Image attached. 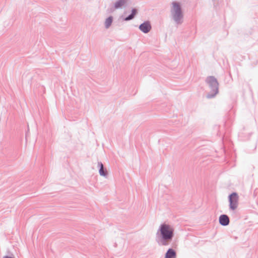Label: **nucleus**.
I'll use <instances>...</instances> for the list:
<instances>
[{"label":"nucleus","mask_w":258,"mask_h":258,"mask_svg":"<svg viewBox=\"0 0 258 258\" xmlns=\"http://www.w3.org/2000/svg\"><path fill=\"white\" fill-rule=\"evenodd\" d=\"M139 29L144 33H148L152 29L150 22L149 21H145L140 25Z\"/></svg>","instance_id":"39448f33"},{"label":"nucleus","mask_w":258,"mask_h":258,"mask_svg":"<svg viewBox=\"0 0 258 258\" xmlns=\"http://www.w3.org/2000/svg\"><path fill=\"white\" fill-rule=\"evenodd\" d=\"M138 14V10L136 8H133L132 10L131 14L123 19L125 21H128L133 20L135 17L136 15Z\"/></svg>","instance_id":"9d476101"},{"label":"nucleus","mask_w":258,"mask_h":258,"mask_svg":"<svg viewBox=\"0 0 258 258\" xmlns=\"http://www.w3.org/2000/svg\"><path fill=\"white\" fill-rule=\"evenodd\" d=\"M205 81L210 89L207 98L210 99L215 97L219 93V83L217 79L214 76H208Z\"/></svg>","instance_id":"7ed1b4c3"},{"label":"nucleus","mask_w":258,"mask_h":258,"mask_svg":"<svg viewBox=\"0 0 258 258\" xmlns=\"http://www.w3.org/2000/svg\"><path fill=\"white\" fill-rule=\"evenodd\" d=\"M97 166L99 168V173L100 176L107 177L108 175V171L106 168L104 166L101 162H98Z\"/></svg>","instance_id":"0eeeda50"},{"label":"nucleus","mask_w":258,"mask_h":258,"mask_svg":"<svg viewBox=\"0 0 258 258\" xmlns=\"http://www.w3.org/2000/svg\"><path fill=\"white\" fill-rule=\"evenodd\" d=\"M219 222L222 226H226L229 224V218L227 215L222 214L219 217Z\"/></svg>","instance_id":"423d86ee"},{"label":"nucleus","mask_w":258,"mask_h":258,"mask_svg":"<svg viewBox=\"0 0 258 258\" xmlns=\"http://www.w3.org/2000/svg\"><path fill=\"white\" fill-rule=\"evenodd\" d=\"M129 0H117L114 4V8L115 9H121Z\"/></svg>","instance_id":"1a4fd4ad"},{"label":"nucleus","mask_w":258,"mask_h":258,"mask_svg":"<svg viewBox=\"0 0 258 258\" xmlns=\"http://www.w3.org/2000/svg\"><path fill=\"white\" fill-rule=\"evenodd\" d=\"M170 9L171 19L177 25H181L183 22L184 15L181 4L177 2H173Z\"/></svg>","instance_id":"f03ea898"},{"label":"nucleus","mask_w":258,"mask_h":258,"mask_svg":"<svg viewBox=\"0 0 258 258\" xmlns=\"http://www.w3.org/2000/svg\"><path fill=\"white\" fill-rule=\"evenodd\" d=\"M228 201L229 202V209L234 211L238 207V196L236 192H232L228 196Z\"/></svg>","instance_id":"20e7f679"},{"label":"nucleus","mask_w":258,"mask_h":258,"mask_svg":"<svg viewBox=\"0 0 258 258\" xmlns=\"http://www.w3.org/2000/svg\"><path fill=\"white\" fill-rule=\"evenodd\" d=\"M174 228L170 225H160L156 233V241L160 246H168L174 237Z\"/></svg>","instance_id":"f257e3e1"},{"label":"nucleus","mask_w":258,"mask_h":258,"mask_svg":"<svg viewBox=\"0 0 258 258\" xmlns=\"http://www.w3.org/2000/svg\"><path fill=\"white\" fill-rule=\"evenodd\" d=\"M113 21V17L109 16L108 17L105 22V26L106 28H108L111 25Z\"/></svg>","instance_id":"9b49d317"},{"label":"nucleus","mask_w":258,"mask_h":258,"mask_svg":"<svg viewBox=\"0 0 258 258\" xmlns=\"http://www.w3.org/2000/svg\"><path fill=\"white\" fill-rule=\"evenodd\" d=\"M176 252L174 249L172 248H169L165 254V258H176Z\"/></svg>","instance_id":"6e6552de"}]
</instances>
